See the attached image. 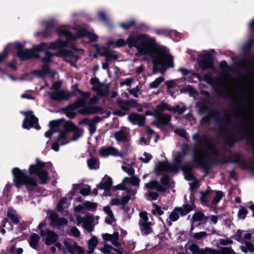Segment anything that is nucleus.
<instances>
[{"label":"nucleus","mask_w":254,"mask_h":254,"mask_svg":"<svg viewBox=\"0 0 254 254\" xmlns=\"http://www.w3.org/2000/svg\"><path fill=\"white\" fill-rule=\"evenodd\" d=\"M192 138L198 143H202L206 148L205 149L204 147H199L198 144H194L192 154L193 162L203 170L205 175L209 174L213 164L231 163L239 164L241 168H244L246 167V162L241 158L239 153L236 154V157L234 159L229 158L222 160L218 158L212 157L208 151H212L216 146L209 141L208 136L205 134H200L196 133L193 134Z\"/></svg>","instance_id":"obj_1"},{"label":"nucleus","mask_w":254,"mask_h":254,"mask_svg":"<svg viewBox=\"0 0 254 254\" xmlns=\"http://www.w3.org/2000/svg\"><path fill=\"white\" fill-rule=\"evenodd\" d=\"M144 36V34H130L127 38V45L129 48H135L141 55L149 56L154 73L165 71L167 68L174 67L173 57L169 50L159 46L150 47L147 51L146 44L143 42Z\"/></svg>","instance_id":"obj_2"},{"label":"nucleus","mask_w":254,"mask_h":254,"mask_svg":"<svg viewBox=\"0 0 254 254\" xmlns=\"http://www.w3.org/2000/svg\"><path fill=\"white\" fill-rule=\"evenodd\" d=\"M185 156V153H178L174 159V163L173 164H170L168 162H159L155 170L156 175L160 176L162 175L161 173L164 171L178 173L180 169L183 171L184 174L192 172L193 168L192 165L183 163Z\"/></svg>","instance_id":"obj_3"},{"label":"nucleus","mask_w":254,"mask_h":254,"mask_svg":"<svg viewBox=\"0 0 254 254\" xmlns=\"http://www.w3.org/2000/svg\"><path fill=\"white\" fill-rule=\"evenodd\" d=\"M12 174L13 176V182L18 189L24 185L26 186L27 190L32 192L34 191L33 188L38 186L36 179L28 175L27 170L25 169L21 170L18 168L15 167L12 170Z\"/></svg>","instance_id":"obj_4"},{"label":"nucleus","mask_w":254,"mask_h":254,"mask_svg":"<svg viewBox=\"0 0 254 254\" xmlns=\"http://www.w3.org/2000/svg\"><path fill=\"white\" fill-rule=\"evenodd\" d=\"M189 250L192 254H237L231 247H222L219 250L208 247L200 249L199 246L195 244L190 245Z\"/></svg>","instance_id":"obj_5"},{"label":"nucleus","mask_w":254,"mask_h":254,"mask_svg":"<svg viewBox=\"0 0 254 254\" xmlns=\"http://www.w3.org/2000/svg\"><path fill=\"white\" fill-rule=\"evenodd\" d=\"M15 48L16 50L17 56L21 61L29 60L32 58H40L38 54L34 53V50L32 49H25L24 46L20 43H16Z\"/></svg>","instance_id":"obj_6"},{"label":"nucleus","mask_w":254,"mask_h":254,"mask_svg":"<svg viewBox=\"0 0 254 254\" xmlns=\"http://www.w3.org/2000/svg\"><path fill=\"white\" fill-rule=\"evenodd\" d=\"M75 91L78 92L81 95V97H78L74 102L69 104L66 106L65 109L67 110H75L80 107H83L86 103L87 99L90 96L89 92H84L78 88L77 85H75Z\"/></svg>","instance_id":"obj_7"},{"label":"nucleus","mask_w":254,"mask_h":254,"mask_svg":"<svg viewBox=\"0 0 254 254\" xmlns=\"http://www.w3.org/2000/svg\"><path fill=\"white\" fill-rule=\"evenodd\" d=\"M25 116L22 123V127L25 129H29L34 127L38 130L40 129V126L38 124V119L33 114L32 111H24L22 112Z\"/></svg>","instance_id":"obj_8"},{"label":"nucleus","mask_w":254,"mask_h":254,"mask_svg":"<svg viewBox=\"0 0 254 254\" xmlns=\"http://www.w3.org/2000/svg\"><path fill=\"white\" fill-rule=\"evenodd\" d=\"M197 61L200 68L203 70L213 69L214 68L213 58L209 53L199 55L197 58Z\"/></svg>","instance_id":"obj_9"},{"label":"nucleus","mask_w":254,"mask_h":254,"mask_svg":"<svg viewBox=\"0 0 254 254\" xmlns=\"http://www.w3.org/2000/svg\"><path fill=\"white\" fill-rule=\"evenodd\" d=\"M53 56L62 58H76L73 52L69 50H58L55 54H53L48 51L45 52V56L43 57L42 61L44 64H48L51 62V58Z\"/></svg>","instance_id":"obj_10"},{"label":"nucleus","mask_w":254,"mask_h":254,"mask_svg":"<svg viewBox=\"0 0 254 254\" xmlns=\"http://www.w3.org/2000/svg\"><path fill=\"white\" fill-rule=\"evenodd\" d=\"M49 95L53 100L61 101L67 100L71 97L75 95V94L74 92L71 93L66 92L64 90H59L49 92Z\"/></svg>","instance_id":"obj_11"},{"label":"nucleus","mask_w":254,"mask_h":254,"mask_svg":"<svg viewBox=\"0 0 254 254\" xmlns=\"http://www.w3.org/2000/svg\"><path fill=\"white\" fill-rule=\"evenodd\" d=\"M154 117L156 122L154 123L158 127L161 128L163 126L167 125L171 120V116L168 114H163L158 110L154 111Z\"/></svg>","instance_id":"obj_12"},{"label":"nucleus","mask_w":254,"mask_h":254,"mask_svg":"<svg viewBox=\"0 0 254 254\" xmlns=\"http://www.w3.org/2000/svg\"><path fill=\"white\" fill-rule=\"evenodd\" d=\"M207 104H211L209 101V99H202L197 103L198 112L200 115H205L209 113L218 114V112H219L216 108H210Z\"/></svg>","instance_id":"obj_13"},{"label":"nucleus","mask_w":254,"mask_h":254,"mask_svg":"<svg viewBox=\"0 0 254 254\" xmlns=\"http://www.w3.org/2000/svg\"><path fill=\"white\" fill-rule=\"evenodd\" d=\"M211 120L214 121L216 125L220 127L223 123V120L222 118L220 113L218 114H208L202 117L200 121V125L202 126L207 125Z\"/></svg>","instance_id":"obj_14"},{"label":"nucleus","mask_w":254,"mask_h":254,"mask_svg":"<svg viewBox=\"0 0 254 254\" xmlns=\"http://www.w3.org/2000/svg\"><path fill=\"white\" fill-rule=\"evenodd\" d=\"M97 52L100 56L105 57V61L107 62L115 61L118 59L117 55L113 54L114 51L108 50V47H97Z\"/></svg>","instance_id":"obj_15"},{"label":"nucleus","mask_w":254,"mask_h":254,"mask_svg":"<svg viewBox=\"0 0 254 254\" xmlns=\"http://www.w3.org/2000/svg\"><path fill=\"white\" fill-rule=\"evenodd\" d=\"M99 154L101 156L107 157L108 156H121L122 154L118 150L112 146L102 147L99 150Z\"/></svg>","instance_id":"obj_16"},{"label":"nucleus","mask_w":254,"mask_h":254,"mask_svg":"<svg viewBox=\"0 0 254 254\" xmlns=\"http://www.w3.org/2000/svg\"><path fill=\"white\" fill-rule=\"evenodd\" d=\"M46 163L38 158L36 159V164L30 165L28 172L30 175H37L45 167Z\"/></svg>","instance_id":"obj_17"},{"label":"nucleus","mask_w":254,"mask_h":254,"mask_svg":"<svg viewBox=\"0 0 254 254\" xmlns=\"http://www.w3.org/2000/svg\"><path fill=\"white\" fill-rule=\"evenodd\" d=\"M112 186V179L109 176H105L101 182L96 186V187L99 189L104 190L106 192H109L110 193Z\"/></svg>","instance_id":"obj_18"},{"label":"nucleus","mask_w":254,"mask_h":254,"mask_svg":"<svg viewBox=\"0 0 254 254\" xmlns=\"http://www.w3.org/2000/svg\"><path fill=\"white\" fill-rule=\"evenodd\" d=\"M128 119L133 124H137L139 127H142L145 124L146 118L142 115L134 113L130 114Z\"/></svg>","instance_id":"obj_19"},{"label":"nucleus","mask_w":254,"mask_h":254,"mask_svg":"<svg viewBox=\"0 0 254 254\" xmlns=\"http://www.w3.org/2000/svg\"><path fill=\"white\" fill-rule=\"evenodd\" d=\"M49 219L54 225L59 226L66 225L68 222L66 218L59 217V215L56 212L51 213L50 214Z\"/></svg>","instance_id":"obj_20"},{"label":"nucleus","mask_w":254,"mask_h":254,"mask_svg":"<svg viewBox=\"0 0 254 254\" xmlns=\"http://www.w3.org/2000/svg\"><path fill=\"white\" fill-rule=\"evenodd\" d=\"M68 44L69 43H67V42L63 41L59 38L56 41L50 43L48 49H58V50H65L64 48L67 47Z\"/></svg>","instance_id":"obj_21"},{"label":"nucleus","mask_w":254,"mask_h":254,"mask_svg":"<svg viewBox=\"0 0 254 254\" xmlns=\"http://www.w3.org/2000/svg\"><path fill=\"white\" fill-rule=\"evenodd\" d=\"M94 217L92 214H87L84 217V222L83 223V227L88 232H91L93 231V223Z\"/></svg>","instance_id":"obj_22"},{"label":"nucleus","mask_w":254,"mask_h":254,"mask_svg":"<svg viewBox=\"0 0 254 254\" xmlns=\"http://www.w3.org/2000/svg\"><path fill=\"white\" fill-rule=\"evenodd\" d=\"M45 244L50 246L55 243L59 238L58 235L53 231L47 230L46 232Z\"/></svg>","instance_id":"obj_23"},{"label":"nucleus","mask_w":254,"mask_h":254,"mask_svg":"<svg viewBox=\"0 0 254 254\" xmlns=\"http://www.w3.org/2000/svg\"><path fill=\"white\" fill-rule=\"evenodd\" d=\"M145 186L147 189L155 190L158 192L164 193L166 191V189L160 185L156 180L150 181L149 182L146 183Z\"/></svg>","instance_id":"obj_24"},{"label":"nucleus","mask_w":254,"mask_h":254,"mask_svg":"<svg viewBox=\"0 0 254 254\" xmlns=\"http://www.w3.org/2000/svg\"><path fill=\"white\" fill-rule=\"evenodd\" d=\"M195 207L192 206L191 204H186L183 205L182 207H175V210H177L181 216H184L193 210Z\"/></svg>","instance_id":"obj_25"},{"label":"nucleus","mask_w":254,"mask_h":254,"mask_svg":"<svg viewBox=\"0 0 254 254\" xmlns=\"http://www.w3.org/2000/svg\"><path fill=\"white\" fill-rule=\"evenodd\" d=\"M152 224V223L149 222L139 223L142 235H147L153 232Z\"/></svg>","instance_id":"obj_26"},{"label":"nucleus","mask_w":254,"mask_h":254,"mask_svg":"<svg viewBox=\"0 0 254 254\" xmlns=\"http://www.w3.org/2000/svg\"><path fill=\"white\" fill-rule=\"evenodd\" d=\"M6 216L7 219H10L15 224H18L20 223V220L17 216L16 211L11 207L8 209Z\"/></svg>","instance_id":"obj_27"},{"label":"nucleus","mask_w":254,"mask_h":254,"mask_svg":"<svg viewBox=\"0 0 254 254\" xmlns=\"http://www.w3.org/2000/svg\"><path fill=\"white\" fill-rule=\"evenodd\" d=\"M250 65L249 66H246V61L244 60H241L239 61L238 63V64L239 65V66L243 68H245L246 70L248 72H249L250 68L252 71L254 72V56H252L250 58Z\"/></svg>","instance_id":"obj_28"},{"label":"nucleus","mask_w":254,"mask_h":254,"mask_svg":"<svg viewBox=\"0 0 254 254\" xmlns=\"http://www.w3.org/2000/svg\"><path fill=\"white\" fill-rule=\"evenodd\" d=\"M56 32L60 36L63 35L65 37L66 41L65 42H67V43H69L71 41H72L73 34L69 30L58 29L56 30Z\"/></svg>","instance_id":"obj_29"},{"label":"nucleus","mask_w":254,"mask_h":254,"mask_svg":"<svg viewBox=\"0 0 254 254\" xmlns=\"http://www.w3.org/2000/svg\"><path fill=\"white\" fill-rule=\"evenodd\" d=\"M55 27V25L53 21L46 22L45 23V28L43 31V36L47 38L52 34L53 29Z\"/></svg>","instance_id":"obj_30"},{"label":"nucleus","mask_w":254,"mask_h":254,"mask_svg":"<svg viewBox=\"0 0 254 254\" xmlns=\"http://www.w3.org/2000/svg\"><path fill=\"white\" fill-rule=\"evenodd\" d=\"M114 137L117 142H127V136L123 130H120L115 132Z\"/></svg>","instance_id":"obj_31"},{"label":"nucleus","mask_w":254,"mask_h":254,"mask_svg":"<svg viewBox=\"0 0 254 254\" xmlns=\"http://www.w3.org/2000/svg\"><path fill=\"white\" fill-rule=\"evenodd\" d=\"M89 31L85 28H82L79 30L76 34H73L72 41H76L77 39L87 37L89 34Z\"/></svg>","instance_id":"obj_32"},{"label":"nucleus","mask_w":254,"mask_h":254,"mask_svg":"<svg viewBox=\"0 0 254 254\" xmlns=\"http://www.w3.org/2000/svg\"><path fill=\"white\" fill-rule=\"evenodd\" d=\"M40 237L39 236L35 233L32 234L30 238L29 245L30 246L34 249H37L38 246V243L39 242Z\"/></svg>","instance_id":"obj_33"},{"label":"nucleus","mask_w":254,"mask_h":254,"mask_svg":"<svg viewBox=\"0 0 254 254\" xmlns=\"http://www.w3.org/2000/svg\"><path fill=\"white\" fill-rule=\"evenodd\" d=\"M64 130L66 132H72L77 128V126L71 121H65L63 123Z\"/></svg>","instance_id":"obj_34"},{"label":"nucleus","mask_w":254,"mask_h":254,"mask_svg":"<svg viewBox=\"0 0 254 254\" xmlns=\"http://www.w3.org/2000/svg\"><path fill=\"white\" fill-rule=\"evenodd\" d=\"M88 167L90 169L97 170L99 168V162L97 159L91 157L87 160Z\"/></svg>","instance_id":"obj_35"},{"label":"nucleus","mask_w":254,"mask_h":254,"mask_svg":"<svg viewBox=\"0 0 254 254\" xmlns=\"http://www.w3.org/2000/svg\"><path fill=\"white\" fill-rule=\"evenodd\" d=\"M59 135L57 137V141L60 142V145H64L68 143L66 139V132L64 130H58Z\"/></svg>","instance_id":"obj_36"},{"label":"nucleus","mask_w":254,"mask_h":254,"mask_svg":"<svg viewBox=\"0 0 254 254\" xmlns=\"http://www.w3.org/2000/svg\"><path fill=\"white\" fill-rule=\"evenodd\" d=\"M144 38L143 42L146 44V49L148 51L150 48L148 49V47L151 46L156 45V40L154 37H150L147 34H144Z\"/></svg>","instance_id":"obj_37"},{"label":"nucleus","mask_w":254,"mask_h":254,"mask_svg":"<svg viewBox=\"0 0 254 254\" xmlns=\"http://www.w3.org/2000/svg\"><path fill=\"white\" fill-rule=\"evenodd\" d=\"M37 176L40 180L41 184L44 185L47 184L49 178L48 173L47 170H44L43 169L37 175Z\"/></svg>","instance_id":"obj_38"},{"label":"nucleus","mask_w":254,"mask_h":254,"mask_svg":"<svg viewBox=\"0 0 254 254\" xmlns=\"http://www.w3.org/2000/svg\"><path fill=\"white\" fill-rule=\"evenodd\" d=\"M123 183H128L131 185L136 186L137 187L139 186L140 180L136 177H132L131 178L128 177H125L123 181Z\"/></svg>","instance_id":"obj_39"},{"label":"nucleus","mask_w":254,"mask_h":254,"mask_svg":"<svg viewBox=\"0 0 254 254\" xmlns=\"http://www.w3.org/2000/svg\"><path fill=\"white\" fill-rule=\"evenodd\" d=\"M84 208L91 211H95L97 210L98 204L96 202H92L89 201H85L84 202Z\"/></svg>","instance_id":"obj_40"},{"label":"nucleus","mask_w":254,"mask_h":254,"mask_svg":"<svg viewBox=\"0 0 254 254\" xmlns=\"http://www.w3.org/2000/svg\"><path fill=\"white\" fill-rule=\"evenodd\" d=\"M117 104L118 107L124 112H126L129 110V107L127 101L118 100L117 101Z\"/></svg>","instance_id":"obj_41"},{"label":"nucleus","mask_w":254,"mask_h":254,"mask_svg":"<svg viewBox=\"0 0 254 254\" xmlns=\"http://www.w3.org/2000/svg\"><path fill=\"white\" fill-rule=\"evenodd\" d=\"M224 195V193L222 191L216 190V195L212 200V203L214 205L217 204Z\"/></svg>","instance_id":"obj_42"},{"label":"nucleus","mask_w":254,"mask_h":254,"mask_svg":"<svg viewBox=\"0 0 254 254\" xmlns=\"http://www.w3.org/2000/svg\"><path fill=\"white\" fill-rule=\"evenodd\" d=\"M208 188L210 189L209 187ZM211 191V190H210V189H209V190L207 189L205 191H200V193L201 194V196L200 197V200L202 204H206L207 203L208 200L206 199V198L207 196V195L210 194Z\"/></svg>","instance_id":"obj_43"},{"label":"nucleus","mask_w":254,"mask_h":254,"mask_svg":"<svg viewBox=\"0 0 254 254\" xmlns=\"http://www.w3.org/2000/svg\"><path fill=\"white\" fill-rule=\"evenodd\" d=\"M164 80V78L163 76H160L153 82H152L149 85L150 89H154L156 88L159 87L160 84L163 82Z\"/></svg>","instance_id":"obj_44"},{"label":"nucleus","mask_w":254,"mask_h":254,"mask_svg":"<svg viewBox=\"0 0 254 254\" xmlns=\"http://www.w3.org/2000/svg\"><path fill=\"white\" fill-rule=\"evenodd\" d=\"M65 121L64 118L60 119L57 120L52 121L49 123V126L51 129H55V128L59 127Z\"/></svg>","instance_id":"obj_45"},{"label":"nucleus","mask_w":254,"mask_h":254,"mask_svg":"<svg viewBox=\"0 0 254 254\" xmlns=\"http://www.w3.org/2000/svg\"><path fill=\"white\" fill-rule=\"evenodd\" d=\"M167 37L172 39L173 41H178L180 38V34L175 30L168 29Z\"/></svg>","instance_id":"obj_46"},{"label":"nucleus","mask_w":254,"mask_h":254,"mask_svg":"<svg viewBox=\"0 0 254 254\" xmlns=\"http://www.w3.org/2000/svg\"><path fill=\"white\" fill-rule=\"evenodd\" d=\"M72 132H73V135L71 138V140L74 141L77 140L78 138L80 137L83 133V130L81 129H79L77 127V128L75 129Z\"/></svg>","instance_id":"obj_47"},{"label":"nucleus","mask_w":254,"mask_h":254,"mask_svg":"<svg viewBox=\"0 0 254 254\" xmlns=\"http://www.w3.org/2000/svg\"><path fill=\"white\" fill-rule=\"evenodd\" d=\"M78 113L83 115H89L92 114V107L87 106L86 105L82 109L78 111Z\"/></svg>","instance_id":"obj_48"},{"label":"nucleus","mask_w":254,"mask_h":254,"mask_svg":"<svg viewBox=\"0 0 254 254\" xmlns=\"http://www.w3.org/2000/svg\"><path fill=\"white\" fill-rule=\"evenodd\" d=\"M136 24V21L134 20H130L127 23H121L120 26L126 30H128L131 27L134 26Z\"/></svg>","instance_id":"obj_49"},{"label":"nucleus","mask_w":254,"mask_h":254,"mask_svg":"<svg viewBox=\"0 0 254 254\" xmlns=\"http://www.w3.org/2000/svg\"><path fill=\"white\" fill-rule=\"evenodd\" d=\"M75 243L76 242L74 243L73 246H72L67 241H64V245L69 253H70L71 254H74L75 253Z\"/></svg>","instance_id":"obj_50"},{"label":"nucleus","mask_w":254,"mask_h":254,"mask_svg":"<svg viewBox=\"0 0 254 254\" xmlns=\"http://www.w3.org/2000/svg\"><path fill=\"white\" fill-rule=\"evenodd\" d=\"M204 217V214L201 212H197L193 214L192 217L193 222L202 221Z\"/></svg>","instance_id":"obj_51"},{"label":"nucleus","mask_w":254,"mask_h":254,"mask_svg":"<svg viewBox=\"0 0 254 254\" xmlns=\"http://www.w3.org/2000/svg\"><path fill=\"white\" fill-rule=\"evenodd\" d=\"M47 46V44L46 43L42 42L39 45L35 46L32 49L34 50V53H35V52H41L45 51Z\"/></svg>","instance_id":"obj_52"},{"label":"nucleus","mask_w":254,"mask_h":254,"mask_svg":"<svg viewBox=\"0 0 254 254\" xmlns=\"http://www.w3.org/2000/svg\"><path fill=\"white\" fill-rule=\"evenodd\" d=\"M248 213V210L244 207H241L238 211V217L239 219H244Z\"/></svg>","instance_id":"obj_53"},{"label":"nucleus","mask_w":254,"mask_h":254,"mask_svg":"<svg viewBox=\"0 0 254 254\" xmlns=\"http://www.w3.org/2000/svg\"><path fill=\"white\" fill-rule=\"evenodd\" d=\"M204 79L207 83L211 84H215L217 88H219L220 84L213 81V77L209 74H205L204 75Z\"/></svg>","instance_id":"obj_54"},{"label":"nucleus","mask_w":254,"mask_h":254,"mask_svg":"<svg viewBox=\"0 0 254 254\" xmlns=\"http://www.w3.org/2000/svg\"><path fill=\"white\" fill-rule=\"evenodd\" d=\"M119 240V233L114 232L113 235V238L111 239L112 244L116 247H118L121 246V244L118 241Z\"/></svg>","instance_id":"obj_55"},{"label":"nucleus","mask_w":254,"mask_h":254,"mask_svg":"<svg viewBox=\"0 0 254 254\" xmlns=\"http://www.w3.org/2000/svg\"><path fill=\"white\" fill-rule=\"evenodd\" d=\"M170 181V178L168 174H163L162 177L160 179L161 183L164 186L167 187L169 185Z\"/></svg>","instance_id":"obj_56"},{"label":"nucleus","mask_w":254,"mask_h":254,"mask_svg":"<svg viewBox=\"0 0 254 254\" xmlns=\"http://www.w3.org/2000/svg\"><path fill=\"white\" fill-rule=\"evenodd\" d=\"M175 132L179 136L185 138L187 140H189L190 139L189 135L188 132L184 129H179L175 130Z\"/></svg>","instance_id":"obj_57"},{"label":"nucleus","mask_w":254,"mask_h":254,"mask_svg":"<svg viewBox=\"0 0 254 254\" xmlns=\"http://www.w3.org/2000/svg\"><path fill=\"white\" fill-rule=\"evenodd\" d=\"M66 108V107L62 108L61 110H62V111L64 113L65 115V116L68 117V118L70 119H74L76 116V113H75V112H70L71 110H67L65 109Z\"/></svg>","instance_id":"obj_58"},{"label":"nucleus","mask_w":254,"mask_h":254,"mask_svg":"<svg viewBox=\"0 0 254 254\" xmlns=\"http://www.w3.org/2000/svg\"><path fill=\"white\" fill-rule=\"evenodd\" d=\"M98 244V240L96 236H93L88 241L87 245L88 247L95 248Z\"/></svg>","instance_id":"obj_59"},{"label":"nucleus","mask_w":254,"mask_h":254,"mask_svg":"<svg viewBox=\"0 0 254 254\" xmlns=\"http://www.w3.org/2000/svg\"><path fill=\"white\" fill-rule=\"evenodd\" d=\"M208 234L205 232H200L193 234L192 238L195 240H199L207 237Z\"/></svg>","instance_id":"obj_60"},{"label":"nucleus","mask_w":254,"mask_h":254,"mask_svg":"<svg viewBox=\"0 0 254 254\" xmlns=\"http://www.w3.org/2000/svg\"><path fill=\"white\" fill-rule=\"evenodd\" d=\"M165 84L167 87L168 93H170V89L174 88L177 86L176 83L173 80L166 81L165 82Z\"/></svg>","instance_id":"obj_61"},{"label":"nucleus","mask_w":254,"mask_h":254,"mask_svg":"<svg viewBox=\"0 0 254 254\" xmlns=\"http://www.w3.org/2000/svg\"><path fill=\"white\" fill-rule=\"evenodd\" d=\"M179 213L177 210H175V207L174 210L171 212L169 215L170 219L173 222L177 221L179 218Z\"/></svg>","instance_id":"obj_62"},{"label":"nucleus","mask_w":254,"mask_h":254,"mask_svg":"<svg viewBox=\"0 0 254 254\" xmlns=\"http://www.w3.org/2000/svg\"><path fill=\"white\" fill-rule=\"evenodd\" d=\"M139 216L141 220L139 221V223L148 222V217L147 213L146 211H142L139 213Z\"/></svg>","instance_id":"obj_63"},{"label":"nucleus","mask_w":254,"mask_h":254,"mask_svg":"<svg viewBox=\"0 0 254 254\" xmlns=\"http://www.w3.org/2000/svg\"><path fill=\"white\" fill-rule=\"evenodd\" d=\"M103 210L112 220L115 219L113 211L109 205L104 207Z\"/></svg>","instance_id":"obj_64"}]
</instances>
